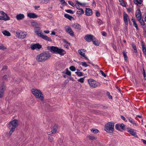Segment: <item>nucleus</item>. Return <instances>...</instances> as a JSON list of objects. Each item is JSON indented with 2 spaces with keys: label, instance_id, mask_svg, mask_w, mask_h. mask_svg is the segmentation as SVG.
Returning a JSON list of instances; mask_svg holds the SVG:
<instances>
[{
  "label": "nucleus",
  "instance_id": "obj_1",
  "mask_svg": "<svg viewBox=\"0 0 146 146\" xmlns=\"http://www.w3.org/2000/svg\"><path fill=\"white\" fill-rule=\"evenodd\" d=\"M19 125L18 121L17 119H14L9 123L8 127L10 130L9 134L11 135L15 131V129Z\"/></svg>",
  "mask_w": 146,
  "mask_h": 146
},
{
  "label": "nucleus",
  "instance_id": "obj_2",
  "mask_svg": "<svg viewBox=\"0 0 146 146\" xmlns=\"http://www.w3.org/2000/svg\"><path fill=\"white\" fill-rule=\"evenodd\" d=\"M34 31L37 35L40 36L42 39L47 41L50 42L52 41V40L50 38L43 35L42 33V31L40 30V27L38 26H35V27Z\"/></svg>",
  "mask_w": 146,
  "mask_h": 146
},
{
  "label": "nucleus",
  "instance_id": "obj_3",
  "mask_svg": "<svg viewBox=\"0 0 146 146\" xmlns=\"http://www.w3.org/2000/svg\"><path fill=\"white\" fill-rule=\"evenodd\" d=\"M50 56V53L48 52H45L38 55L36 58V60L38 62H42L47 60Z\"/></svg>",
  "mask_w": 146,
  "mask_h": 146
},
{
  "label": "nucleus",
  "instance_id": "obj_4",
  "mask_svg": "<svg viewBox=\"0 0 146 146\" xmlns=\"http://www.w3.org/2000/svg\"><path fill=\"white\" fill-rule=\"evenodd\" d=\"M114 123L112 121H111L106 123L104 127V130L106 132L112 133L114 131Z\"/></svg>",
  "mask_w": 146,
  "mask_h": 146
},
{
  "label": "nucleus",
  "instance_id": "obj_5",
  "mask_svg": "<svg viewBox=\"0 0 146 146\" xmlns=\"http://www.w3.org/2000/svg\"><path fill=\"white\" fill-rule=\"evenodd\" d=\"M48 49L51 52H53L54 53H58L60 55H63L66 54V52L63 49L58 48L57 47L53 46L48 47Z\"/></svg>",
  "mask_w": 146,
  "mask_h": 146
},
{
  "label": "nucleus",
  "instance_id": "obj_6",
  "mask_svg": "<svg viewBox=\"0 0 146 146\" xmlns=\"http://www.w3.org/2000/svg\"><path fill=\"white\" fill-rule=\"evenodd\" d=\"M31 92L36 98L41 100H43V94L40 90L36 89H32L31 90Z\"/></svg>",
  "mask_w": 146,
  "mask_h": 146
},
{
  "label": "nucleus",
  "instance_id": "obj_7",
  "mask_svg": "<svg viewBox=\"0 0 146 146\" xmlns=\"http://www.w3.org/2000/svg\"><path fill=\"white\" fill-rule=\"evenodd\" d=\"M88 82L90 86L93 88H96L100 85V83L96 82L92 79H89L88 80Z\"/></svg>",
  "mask_w": 146,
  "mask_h": 146
},
{
  "label": "nucleus",
  "instance_id": "obj_8",
  "mask_svg": "<svg viewBox=\"0 0 146 146\" xmlns=\"http://www.w3.org/2000/svg\"><path fill=\"white\" fill-rule=\"evenodd\" d=\"M16 36L20 39H23L25 38L27 35L26 32L23 31H18L16 33Z\"/></svg>",
  "mask_w": 146,
  "mask_h": 146
},
{
  "label": "nucleus",
  "instance_id": "obj_9",
  "mask_svg": "<svg viewBox=\"0 0 146 146\" xmlns=\"http://www.w3.org/2000/svg\"><path fill=\"white\" fill-rule=\"evenodd\" d=\"M0 13L2 16H0V20L8 21L10 18L7 13L3 11H0Z\"/></svg>",
  "mask_w": 146,
  "mask_h": 146
},
{
  "label": "nucleus",
  "instance_id": "obj_10",
  "mask_svg": "<svg viewBox=\"0 0 146 146\" xmlns=\"http://www.w3.org/2000/svg\"><path fill=\"white\" fill-rule=\"evenodd\" d=\"M30 48L32 50L39 49L42 48V45L38 43L32 44L31 45Z\"/></svg>",
  "mask_w": 146,
  "mask_h": 146
},
{
  "label": "nucleus",
  "instance_id": "obj_11",
  "mask_svg": "<svg viewBox=\"0 0 146 146\" xmlns=\"http://www.w3.org/2000/svg\"><path fill=\"white\" fill-rule=\"evenodd\" d=\"M66 31L69 35L72 36L74 35V33L71 28L68 26H66L65 27Z\"/></svg>",
  "mask_w": 146,
  "mask_h": 146
},
{
  "label": "nucleus",
  "instance_id": "obj_12",
  "mask_svg": "<svg viewBox=\"0 0 146 146\" xmlns=\"http://www.w3.org/2000/svg\"><path fill=\"white\" fill-rule=\"evenodd\" d=\"M123 18L125 24L127 25L128 22L130 21V19L128 15L125 12L123 14Z\"/></svg>",
  "mask_w": 146,
  "mask_h": 146
},
{
  "label": "nucleus",
  "instance_id": "obj_13",
  "mask_svg": "<svg viewBox=\"0 0 146 146\" xmlns=\"http://www.w3.org/2000/svg\"><path fill=\"white\" fill-rule=\"evenodd\" d=\"M94 36L92 35H86L84 38L88 42H90L92 41Z\"/></svg>",
  "mask_w": 146,
  "mask_h": 146
},
{
  "label": "nucleus",
  "instance_id": "obj_14",
  "mask_svg": "<svg viewBox=\"0 0 146 146\" xmlns=\"http://www.w3.org/2000/svg\"><path fill=\"white\" fill-rule=\"evenodd\" d=\"M135 15L136 18L138 20H140L141 19V12L139 9L137 10L135 13Z\"/></svg>",
  "mask_w": 146,
  "mask_h": 146
},
{
  "label": "nucleus",
  "instance_id": "obj_15",
  "mask_svg": "<svg viewBox=\"0 0 146 146\" xmlns=\"http://www.w3.org/2000/svg\"><path fill=\"white\" fill-rule=\"evenodd\" d=\"M72 27L73 28L78 30H80L81 29V26L77 23H75L72 25Z\"/></svg>",
  "mask_w": 146,
  "mask_h": 146
},
{
  "label": "nucleus",
  "instance_id": "obj_16",
  "mask_svg": "<svg viewBox=\"0 0 146 146\" xmlns=\"http://www.w3.org/2000/svg\"><path fill=\"white\" fill-rule=\"evenodd\" d=\"M27 16L30 18L35 19L38 17L37 15L34 13H28L27 14Z\"/></svg>",
  "mask_w": 146,
  "mask_h": 146
},
{
  "label": "nucleus",
  "instance_id": "obj_17",
  "mask_svg": "<svg viewBox=\"0 0 146 146\" xmlns=\"http://www.w3.org/2000/svg\"><path fill=\"white\" fill-rule=\"evenodd\" d=\"M25 16L23 14L19 13L17 15L16 18L17 20H22L24 18Z\"/></svg>",
  "mask_w": 146,
  "mask_h": 146
},
{
  "label": "nucleus",
  "instance_id": "obj_18",
  "mask_svg": "<svg viewBox=\"0 0 146 146\" xmlns=\"http://www.w3.org/2000/svg\"><path fill=\"white\" fill-rule=\"evenodd\" d=\"M5 88V86L4 85H2L0 88V97L1 98L3 96Z\"/></svg>",
  "mask_w": 146,
  "mask_h": 146
},
{
  "label": "nucleus",
  "instance_id": "obj_19",
  "mask_svg": "<svg viewBox=\"0 0 146 146\" xmlns=\"http://www.w3.org/2000/svg\"><path fill=\"white\" fill-rule=\"evenodd\" d=\"M85 14L87 16H91L92 14V10L89 8H86L85 11Z\"/></svg>",
  "mask_w": 146,
  "mask_h": 146
},
{
  "label": "nucleus",
  "instance_id": "obj_20",
  "mask_svg": "<svg viewBox=\"0 0 146 146\" xmlns=\"http://www.w3.org/2000/svg\"><path fill=\"white\" fill-rule=\"evenodd\" d=\"M85 50L84 49H81L79 50H78V52L82 56L86 57L85 54Z\"/></svg>",
  "mask_w": 146,
  "mask_h": 146
},
{
  "label": "nucleus",
  "instance_id": "obj_21",
  "mask_svg": "<svg viewBox=\"0 0 146 146\" xmlns=\"http://www.w3.org/2000/svg\"><path fill=\"white\" fill-rule=\"evenodd\" d=\"M127 131L129 132V133L132 135L135 136L136 135V134L135 132L133 130L131 129L128 128L127 129Z\"/></svg>",
  "mask_w": 146,
  "mask_h": 146
},
{
  "label": "nucleus",
  "instance_id": "obj_22",
  "mask_svg": "<svg viewBox=\"0 0 146 146\" xmlns=\"http://www.w3.org/2000/svg\"><path fill=\"white\" fill-rule=\"evenodd\" d=\"M93 44L96 46H98L99 45L100 42L98 41L94 37L92 41Z\"/></svg>",
  "mask_w": 146,
  "mask_h": 146
},
{
  "label": "nucleus",
  "instance_id": "obj_23",
  "mask_svg": "<svg viewBox=\"0 0 146 146\" xmlns=\"http://www.w3.org/2000/svg\"><path fill=\"white\" fill-rule=\"evenodd\" d=\"M142 48L144 54L146 55V48L143 42L141 43Z\"/></svg>",
  "mask_w": 146,
  "mask_h": 146
},
{
  "label": "nucleus",
  "instance_id": "obj_24",
  "mask_svg": "<svg viewBox=\"0 0 146 146\" xmlns=\"http://www.w3.org/2000/svg\"><path fill=\"white\" fill-rule=\"evenodd\" d=\"M3 34L5 36H10L11 35V33L9 31H4L2 32Z\"/></svg>",
  "mask_w": 146,
  "mask_h": 146
},
{
  "label": "nucleus",
  "instance_id": "obj_25",
  "mask_svg": "<svg viewBox=\"0 0 146 146\" xmlns=\"http://www.w3.org/2000/svg\"><path fill=\"white\" fill-rule=\"evenodd\" d=\"M87 137L90 140H96L97 138L92 135H90Z\"/></svg>",
  "mask_w": 146,
  "mask_h": 146
},
{
  "label": "nucleus",
  "instance_id": "obj_26",
  "mask_svg": "<svg viewBox=\"0 0 146 146\" xmlns=\"http://www.w3.org/2000/svg\"><path fill=\"white\" fill-rule=\"evenodd\" d=\"M84 13V11L82 9H81L79 10L77 12V14L78 15H81L82 14Z\"/></svg>",
  "mask_w": 146,
  "mask_h": 146
},
{
  "label": "nucleus",
  "instance_id": "obj_27",
  "mask_svg": "<svg viewBox=\"0 0 146 146\" xmlns=\"http://www.w3.org/2000/svg\"><path fill=\"white\" fill-rule=\"evenodd\" d=\"M64 16L66 18L68 19L69 20H71L73 18V17L71 16L70 15L68 14H64Z\"/></svg>",
  "mask_w": 146,
  "mask_h": 146
},
{
  "label": "nucleus",
  "instance_id": "obj_28",
  "mask_svg": "<svg viewBox=\"0 0 146 146\" xmlns=\"http://www.w3.org/2000/svg\"><path fill=\"white\" fill-rule=\"evenodd\" d=\"M142 2V0H134V3L137 5L141 4Z\"/></svg>",
  "mask_w": 146,
  "mask_h": 146
},
{
  "label": "nucleus",
  "instance_id": "obj_29",
  "mask_svg": "<svg viewBox=\"0 0 146 146\" xmlns=\"http://www.w3.org/2000/svg\"><path fill=\"white\" fill-rule=\"evenodd\" d=\"M129 120L130 122L134 124L136 126L137 125V124L131 118H129Z\"/></svg>",
  "mask_w": 146,
  "mask_h": 146
},
{
  "label": "nucleus",
  "instance_id": "obj_30",
  "mask_svg": "<svg viewBox=\"0 0 146 146\" xmlns=\"http://www.w3.org/2000/svg\"><path fill=\"white\" fill-rule=\"evenodd\" d=\"M129 13H132L133 12V8L132 7H130L127 9Z\"/></svg>",
  "mask_w": 146,
  "mask_h": 146
},
{
  "label": "nucleus",
  "instance_id": "obj_31",
  "mask_svg": "<svg viewBox=\"0 0 146 146\" xmlns=\"http://www.w3.org/2000/svg\"><path fill=\"white\" fill-rule=\"evenodd\" d=\"M80 64L81 65L83 66L86 67L88 66V65L86 62H80Z\"/></svg>",
  "mask_w": 146,
  "mask_h": 146
},
{
  "label": "nucleus",
  "instance_id": "obj_32",
  "mask_svg": "<svg viewBox=\"0 0 146 146\" xmlns=\"http://www.w3.org/2000/svg\"><path fill=\"white\" fill-rule=\"evenodd\" d=\"M131 45L132 46V47L134 49V52L135 53H137V48H136V46H135V45L134 44L132 43L131 44Z\"/></svg>",
  "mask_w": 146,
  "mask_h": 146
},
{
  "label": "nucleus",
  "instance_id": "obj_33",
  "mask_svg": "<svg viewBox=\"0 0 146 146\" xmlns=\"http://www.w3.org/2000/svg\"><path fill=\"white\" fill-rule=\"evenodd\" d=\"M65 73L68 76H70L71 75V72L69 71L68 69H66L65 70Z\"/></svg>",
  "mask_w": 146,
  "mask_h": 146
},
{
  "label": "nucleus",
  "instance_id": "obj_34",
  "mask_svg": "<svg viewBox=\"0 0 146 146\" xmlns=\"http://www.w3.org/2000/svg\"><path fill=\"white\" fill-rule=\"evenodd\" d=\"M57 127H53L52 131H52V133H53V134H54L55 133H56V131H57Z\"/></svg>",
  "mask_w": 146,
  "mask_h": 146
},
{
  "label": "nucleus",
  "instance_id": "obj_35",
  "mask_svg": "<svg viewBox=\"0 0 146 146\" xmlns=\"http://www.w3.org/2000/svg\"><path fill=\"white\" fill-rule=\"evenodd\" d=\"M123 54L124 58L125 60L126 61H127V56L125 52H123Z\"/></svg>",
  "mask_w": 146,
  "mask_h": 146
},
{
  "label": "nucleus",
  "instance_id": "obj_36",
  "mask_svg": "<svg viewBox=\"0 0 146 146\" xmlns=\"http://www.w3.org/2000/svg\"><path fill=\"white\" fill-rule=\"evenodd\" d=\"M91 130L94 133H98L99 132V130L97 129H92Z\"/></svg>",
  "mask_w": 146,
  "mask_h": 146
},
{
  "label": "nucleus",
  "instance_id": "obj_37",
  "mask_svg": "<svg viewBox=\"0 0 146 146\" xmlns=\"http://www.w3.org/2000/svg\"><path fill=\"white\" fill-rule=\"evenodd\" d=\"M120 125L118 124H117L115 125V129L118 130L120 131Z\"/></svg>",
  "mask_w": 146,
  "mask_h": 146
},
{
  "label": "nucleus",
  "instance_id": "obj_38",
  "mask_svg": "<svg viewBox=\"0 0 146 146\" xmlns=\"http://www.w3.org/2000/svg\"><path fill=\"white\" fill-rule=\"evenodd\" d=\"M97 22L100 25L103 23L102 21L100 19H97Z\"/></svg>",
  "mask_w": 146,
  "mask_h": 146
},
{
  "label": "nucleus",
  "instance_id": "obj_39",
  "mask_svg": "<svg viewBox=\"0 0 146 146\" xmlns=\"http://www.w3.org/2000/svg\"><path fill=\"white\" fill-rule=\"evenodd\" d=\"M119 2L121 5L123 7L125 6V5L123 0H119Z\"/></svg>",
  "mask_w": 146,
  "mask_h": 146
},
{
  "label": "nucleus",
  "instance_id": "obj_40",
  "mask_svg": "<svg viewBox=\"0 0 146 146\" xmlns=\"http://www.w3.org/2000/svg\"><path fill=\"white\" fill-rule=\"evenodd\" d=\"M75 73L79 76H83V73L81 72H76Z\"/></svg>",
  "mask_w": 146,
  "mask_h": 146
},
{
  "label": "nucleus",
  "instance_id": "obj_41",
  "mask_svg": "<svg viewBox=\"0 0 146 146\" xmlns=\"http://www.w3.org/2000/svg\"><path fill=\"white\" fill-rule=\"evenodd\" d=\"M70 69L72 71H74L76 70V68L75 67L72 66L69 67Z\"/></svg>",
  "mask_w": 146,
  "mask_h": 146
},
{
  "label": "nucleus",
  "instance_id": "obj_42",
  "mask_svg": "<svg viewBox=\"0 0 146 146\" xmlns=\"http://www.w3.org/2000/svg\"><path fill=\"white\" fill-rule=\"evenodd\" d=\"M76 3L82 6H85L86 5V3H80L78 1H76Z\"/></svg>",
  "mask_w": 146,
  "mask_h": 146
},
{
  "label": "nucleus",
  "instance_id": "obj_43",
  "mask_svg": "<svg viewBox=\"0 0 146 146\" xmlns=\"http://www.w3.org/2000/svg\"><path fill=\"white\" fill-rule=\"evenodd\" d=\"M65 11L66 12H67V13H72V14L73 13V11L70 9L66 10Z\"/></svg>",
  "mask_w": 146,
  "mask_h": 146
},
{
  "label": "nucleus",
  "instance_id": "obj_44",
  "mask_svg": "<svg viewBox=\"0 0 146 146\" xmlns=\"http://www.w3.org/2000/svg\"><path fill=\"white\" fill-rule=\"evenodd\" d=\"M78 81L81 83H83L84 82V78H81L78 80Z\"/></svg>",
  "mask_w": 146,
  "mask_h": 146
},
{
  "label": "nucleus",
  "instance_id": "obj_45",
  "mask_svg": "<svg viewBox=\"0 0 146 146\" xmlns=\"http://www.w3.org/2000/svg\"><path fill=\"white\" fill-rule=\"evenodd\" d=\"M68 4L73 7H74L75 5L71 1H68Z\"/></svg>",
  "mask_w": 146,
  "mask_h": 146
},
{
  "label": "nucleus",
  "instance_id": "obj_46",
  "mask_svg": "<svg viewBox=\"0 0 146 146\" xmlns=\"http://www.w3.org/2000/svg\"><path fill=\"white\" fill-rule=\"evenodd\" d=\"M139 21H140V22L141 25L143 26L145 25V23L143 20L141 19Z\"/></svg>",
  "mask_w": 146,
  "mask_h": 146
},
{
  "label": "nucleus",
  "instance_id": "obj_47",
  "mask_svg": "<svg viewBox=\"0 0 146 146\" xmlns=\"http://www.w3.org/2000/svg\"><path fill=\"white\" fill-rule=\"evenodd\" d=\"M48 140L50 142H52L53 141V138L52 137H48Z\"/></svg>",
  "mask_w": 146,
  "mask_h": 146
},
{
  "label": "nucleus",
  "instance_id": "obj_48",
  "mask_svg": "<svg viewBox=\"0 0 146 146\" xmlns=\"http://www.w3.org/2000/svg\"><path fill=\"white\" fill-rule=\"evenodd\" d=\"M6 49V48L3 45L1 44L0 45V49L4 50Z\"/></svg>",
  "mask_w": 146,
  "mask_h": 146
},
{
  "label": "nucleus",
  "instance_id": "obj_49",
  "mask_svg": "<svg viewBox=\"0 0 146 146\" xmlns=\"http://www.w3.org/2000/svg\"><path fill=\"white\" fill-rule=\"evenodd\" d=\"M120 125V128L122 129H124L125 126V125L123 124H121Z\"/></svg>",
  "mask_w": 146,
  "mask_h": 146
},
{
  "label": "nucleus",
  "instance_id": "obj_50",
  "mask_svg": "<svg viewBox=\"0 0 146 146\" xmlns=\"http://www.w3.org/2000/svg\"><path fill=\"white\" fill-rule=\"evenodd\" d=\"M100 72L102 76H103L105 77L106 76V75L103 72V71L101 70L100 71Z\"/></svg>",
  "mask_w": 146,
  "mask_h": 146
},
{
  "label": "nucleus",
  "instance_id": "obj_51",
  "mask_svg": "<svg viewBox=\"0 0 146 146\" xmlns=\"http://www.w3.org/2000/svg\"><path fill=\"white\" fill-rule=\"evenodd\" d=\"M60 2L62 4L64 5H66L67 4L65 2L64 0H62L60 1Z\"/></svg>",
  "mask_w": 146,
  "mask_h": 146
},
{
  "label": "nucleus",
  "instance_id": "obj_52",
  "mask_svg": "<svg viewBox=\"0 0 146 146\" xmlns=\"http://www.w3.org/2000/svg\"><path fill=\"white\" fill-rule=\"evenodd\" d=\"M133 25L136 28V29L137 30H138V28L137 25V24L136 23V22L134 23H133Z\"/></svg>",
  "mask_w": 146,
  "mask_h": 146
},
{
  "label": "nucleus",
  "instance_id": "obj_53",
  "mask_svg": "<svg viewBox=\"0 0 146 146\" xmlns=\"http://www.w3.org/2000/svg\"><path fill=\"white\" fill-rule=\"evenodd\" d=\"M48 2V0H44L43 2H41V3H44L45 4H46Z\"/></svg>",
  "mask_w": 146,
  "mask_h": 146
},
{
  "label": "nucleus",
  "instance_id": "obj_54",
  "mask_svg": "<svg viewBox=\"0 0 146 146\" xmlns=\"http://www.w3.org/2000/svg\"><path fill=\"white\" fill-rule=\"evenodd\" d=\"M100 13L98 11H96V15L97 17H99L100 16Z\"/></svg>",
  "mask_w": 146,
  "mask_h": 146
},
{
  "label": "nucleus",
  "instance_id": "obj_55",
  "mask_svg": "<svg viewBox=\"0 0 146 146\" xmlns=\"http://www.w3.org/2000/svg\"><path fill=\"white\" fill-rule=\"evenodd\" d=\"M32 25L33 26H35L38 25V24L36 22L32 23Z\"/></svg>",
  "mask_w": 146,
  "mask_h": 146
},
{
  "label": "nucleus",
  "instance_id": "obj_56",
  "mask_svg": "<svg viewBox=\"0 0 146 146\" xmlns=\"http://www.w3.org/2000/svg\"><path fill=\"white\" fill-rule=\"evenodd\" d=\"M75 6H76V7L77 8V9H78L80 10L81 9L80 8V6L76 4L75 5Z\"/></svg>",
  "mask_w": 146,
  "mask_h": 146
},
{
  "label": "nucleus",
  "instance_id": "obj_57",
  "mask_svg": "<svg viewBox=\"0 0 146 146\" xmlns=\"http://www.w3.org/2000/svg\"><path fill=\"white\" fill-rule=\"evenodd\" d=\"M44 32L46 34H48L50 33V31L48 30H44Z\"/></svg>",
  "mask_w": 146,
  "mask_h": 146
},
{
  "label": "nucleus",
  "instance_id": "obj_58",
  "mask_svg": "<svg viewBox=\"0 0 146 146\" xmlns=\"http://www.w3.org/2000/svg\"><path fill=\"white\" fill-rule=\"evenodd\" d=\"M47 134L49 135H52V134H53L52 133V131L50 132H47Z\"/></svg>",
  "mask_w": 146,
  "mask_h": 146
},
{
  "label": "nucleus",
  "instance_id": "obj_59",
  "mask_svg": "<svg viewBox=\"0 0 146 146\" xmlns=\"http://www.w3.org/2000/svg\"><path fill=\"white\" fill-rule=\"evenodd\" d=\"M8 78V76L7 75H5L3 77V79L4 80H5Z\"/></svg>",
  "mask_w": 146,
  "mask_h": 146
},
{
  "label": "nucleus",
  "instance_id": "obj_60",
  "mask_svg": "<svg viewBox=\"0 0 146 146\" xmlns=\"http://www.w3.org/2000/svg\"><path fill=\"white\" fill-rule=\"evenodd\" d=\"M102 34L103 36H106V33L105 32H102Z\"/></svg>",
  "mask_w": 146,
  "mask_h": 146
},
{
  "label": "nucleus",
  "instance_id": "obj_61",
  "mask_svg": "<svg viewBox=\"0 0 146 146\" xmlns=\"http://www.w3.org/2000/svg\"><path fill=\"white\" fill-rule=\"evenodd\" d=\"M141 140L144 144L146 145V141L145 140L143 139H142Z\"/></svg>",
  "mask_w": 146,
  "mask_h": 146
},
{
  "label": "nucleus",
  "instance_id": "obj_62",
  "mask_svg": "<svg viewBox=\"0 0 146 146\" xmlns=\"http://www.w3.org/2000/svg\"><path fill=\"white\" fill-rule=\"evenodd\" d=\"M56 34V33L54 31H52L51 32V33L50 34L51 35H55Z\"/></svg>",
  "mask_w": 146,
  "mask_h": 146
},
{
  "label": "nucleus",
  "instance_id": "obj_63",
  "mask_svg": "<svg viewBox=\"0 0 146 146\" xmlns=\"http://www.w3.org/2000/svg\"><path fill=\"white\" fill-rule=\"evenodd\" d=\"M63 42H65V43H66V44H69L70 45V43H69L67 40H64Z\"/></svg>",
  "mask_w": 146,
  "mask_h": 146
},
{
  "label": "nucleus",
  "instance_id": "obj_64",
  "mask_svg": "<svg viewBox=\"0 0 146 146\" xmlns=\"http://www.w3.org/2000/svg\"><path fill=\"white\" fill-rule=\"evenodd\" d=\"M121 118L124 120H125V117L123 116H121Z\"/></svg>",
  "mask_w": 146,
  "mask_h": 146
}]
</instances>
